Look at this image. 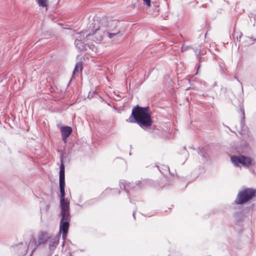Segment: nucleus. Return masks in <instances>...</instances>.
Returning <instances> with one entry per match:
<instances>
[{
  "label": "nucleus",
  "mask_w": 256,
  "mask_h": 256,
  "mask_svg": "<svg viewBox=\"0 0 256 256\" xmlns=\"http://www.w3.org/2000/svg\"><path fill=\"white\" fill-rule=\"evenodd\" d=\"M110 24H114V25L115 24H116V22H110Z\"/></svg>",
  "instance_id": "16"
},
{
  "label": "nucleus",
  "mask_w": 256,
  "mask_h": 256,
  "mask_svg": "<svg viewBox=\"0 0 256 256\" xmlns=\"http://www.w3.org/2000/svg\"><path fill=\"white\" fill-rule=\"evenodd\" d=\"M36 1L40 7L44 8L46 10H48V0H36Z\"/></svg>",
  "instance_id": "10"
},
{
  "label": "nucleus",
  "mask_w": 256,
  "mask_h": 256,
  "mask_svg": "<svg viewBox=\"0 0 256 256\" xmlns=\"http://www.w3.org/2000/svg\"><path fill=\"white\" fill-rule=\"evenodd\" d=\"M50 238V235L44 232H41L39 234L38 241L35 238H32L30 240L29 244L28 245V248L34 251L37 246L39 245L44 244L46 242H48L49 239Z\"/></svg>",
  "instance_id": "3"
},
{
  "label": "nucleus",
  "mask_w": 256,
  "mask_h": 256,
  "mask_svg": "<svg viewBox=\"0 0 256 256\" xmlns=\"http://www.w3.org/2000/svg\"><path fill=\"white\" fill-rule=\"evenodd\" d=\"M190 47L189 46H182V51L184 52L187 50L188 49L190 48Z\"/></svg>",
  "instance_id": "13"
},
{
  "label": "nucleus",
  "mask_w": 256,
  "mask_h": 256,
  "mask_svg": "<svg viewBox=\"0 0 256 256\" xmlns=\"http://www.w3.org/2000/svg\"><path fill=\"white\" fill-rule=\"evenodd\" d=\"M255 194L256 191L254 189L246 188L238 193L236 202L237 204H244L251 200Z\"/></svg>",
  "instance_id": "4"
},
{
  "label": "nucleus",
  "mask_w": 256,
  "mask_h": 256,
  "mask_svg": "<svg viewBox=\"0 0 256 256\" xmlns=\"http://www.w3.org/2000/svg\"><path fill=\"white\" fill-rule=\"evenodd\" d=\"M60 238V234H57L54 236L50 235V238L48 240L49 248L51 250H54L58 244Z\"/></svg>",
  "instance_id": "7"
},
{
  "label": "nucleus",
  "mask_w": 256,
  "mask_h": 256,
  "mask_svg": "<svg viewBox=\"0 0 256 256\" xmlns=\"http://www.w3.org/2000/svg\"><path fill=\"white\" fill-rule=\"evenodd\" d=\"M86 42L84 41H81L79 42V43L78 44H75L76 47L81 51L84 50H86V44H85V42Z\"/></svg>",
  "instance_id": "11"
},
{
  "label": "nucleus",
  "mask_w": 256,
  "mask_h": 256,
  "mask_svg": "<svg viewBox=\"0 0 256 256\" xmlns=\"http://www.w3.org/2000/svg\"><path fill=\"white\" fill-rule=\"evenodd\" d=\"M128 122H136L142 128H146L152 124L150 114L146 108H141L137 106L134 108L130 117L126 120Z\"/></svg>",
  "instance_id": "2"
},
{
  "label": "nucleus",
  "mask_w": 256,
  "mask_h": 256,
  "mask_svg": "<svg viewBox=\"0 0 256 256\" xmlns=\"http://www.w3.org/2000/svg\"><path fill=\"white\" fill-rule=\"evenodd\" d=\"M72 129L70 126H63L61 128V133L62 140L64 142H66V139L71 134Z\"/></svg>",
  "instance_id": "8"
},
{
  "label": "nucleus",
  "mask_w": 256,
  "mask_h": 256,
  "mask_svg": "<svg viewBox=\"0 0 256 256\" xmlns=\"http://www.w3.org/2000/svg\"><path fill=\"white\" fill-rule=\"evenodd\" d=\"M145 4H146L148 6H150V0H143Z\"/></svg>",
  "instance_id": "14"
},
{
  "label": "nucleus",
  "mask_w": 256,
  "mask_h": 256,
  "mask_svg": "<svg viewBox=\"0 0 256 256\" xmlns=\"http://www.w3.org/2000/svg\"><path fill=\"white\" fill-rule=\"evenodd\" d=\"M112 30L110 28L108 27L107 30Z\"/></svg>",
  "instance_id": "17"
},
{
  "label": "nucleus",
  "mask_w": 256,
  "mask_h": 256,
  "mask_svg": "<svg viewBox=\"0 0 256 256\" xmlns=\"http://www.w3.org/2000/svg\"><path fill=\"white\" fill-rule=\"evenodd\" d=\"M133 216H134V212L133 213Z\"/></svg>",
  "instance_id": "18"
},
{
  "label": "nucleus",
  "mask_w": 256,
  "mask_h": 256,
  "mask_svg": "<svg viewBox=\"0 0 256 256\" xmlns=\"http://www.w3.org/2000/svg\"><path fill=\"white\" fill-rule=\"evenodd\" d=\"M94 33L92 34H86V36L85 37L86 32L84 31H82L80 33L76 34V36H75V44H78L79 42H87L88 40H94L97 42H99L102 40V37L101 36H100L99 38H96V40H94Z\"/></svg>",
  "instance_id": "6"
},
{
  "label": "nucleus",
  "mask_w": 256,
  "mask_h": 256,
  "mask_svg": "<svg viewBox=\"0 0 256 256\" xmlns=\"http://www.w3.org/2000/svg\"><path fill=\"white\" fill-rule=\"evenodd\" d=\"M106 34H108V36L109 38H113L114 39L121 37L122 36V34L121 33L120 30H118L115 32H106Z\"/></svg>",
  "instance_id": "9"
},
{
  "label": "nucleus",
  "mask_w": 256,
  "mask_h": 256,
  "mask_svg": "<svg viewBox=\"0 0 256 256\" xmlns=\"http://www.w3.org/2000/svg\"><path fill=\"white\" fill-rule=\"evenodd\" d=\"M82 70V64L81 62H78L76 64L74 70V74H75L76 73L80 72Z\"/></svg>",
  "instance_id": "12"
},
{
  "label": "nucleus",
  "mask_w": 256,
  "mask_h": 256,
  "mask_svg": "<svg viewBox=\"0 0 256 256\" xmlns=\"http://www.w3.org/2000/svg\"><path fill=\"white\" fill-rule=\"evenodd\" d=\"M242 114H243V115H244V111L242 112Z\"/></svg>",
  "instance_id": "19"
},
{
  "label": "nucleus",
  "mask_w": 256,
  "mask_h": 256,
  "mask_svg": "<svg viewBox=\"0 0 256 256\" xmlns=\"http://www.w3.org/2000/svg\"><path fill=\"white\" fill-rule=\"evenodd\" d=\"M100 30H103V26H100L98 28H96L95 32H96L97 31Z\"/></svg>",
  "instance_id": "15"
},
{
  "label": "nucleus",
  "mask_w": 256,
  "mask_h": 256,
  "mask_svg": "<svg viewBox=\"0 0 256 256\" xmlns=\"http://www.w3.org/2000/svg\"><path fill=\"white\" fill-rule=\"evenodd\" d=\"M231 161L234 165L237 166H239L240 164L244 166H248L255 164L254 160L243 156H232Z\"/></svg>",
  "instance_id": "5"
},
{
  "label": "nucleus",
  "mask_w": 256,
  "mask_h": 256,
  "mask_svg": "<svg viewBox=\"0 0 256 256\" xmlns=\"http://www.w3.org/2000/svg\"><path fill=\"white\" fill-rule=\"evenodd\" d=\"M60 202L61 206L62 220L60 226V231L58 234L62 233V237L64 240L66 238L69 227L70 216V202L68 200L64 199V166L62 162L60 166Z\"/></svg>",
  "instance_id": "1"
}]
</instances>
